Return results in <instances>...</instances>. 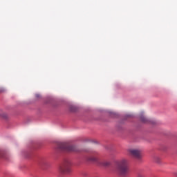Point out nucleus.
<instances>
[{
	"label": "nucleus",
	"instance_id": "7ed1b4c3",
	"mask_svg": "<svg viewBox=\"0 0 177 177\" xmlns=\"http://www.w3.org/2000/svg\"><path fill=\"white\" fill-rule=\"evenodd\" d=\"M60 174H67L71 172V160L66 159L59 169Z\"/></svg>",
	"mask_w": 177,
	"mask_h": 177
},
{
	"label": "nucleus",
	"instance_id": "20e7f679",
	"mask_svg": "<svg viewBox=\"0 0 177 177\" xmlns=\"http://www.w3.org/2000/svg\"><path fill=\"white\" fill-rule=\"evenodd\" d=\"M88 161H92L93 162H98L101 167H110V162L107 160H99L95 156H90L88 158Z\"/></svg>",
	"mask_w": 177,
	"mask_h": 177
},
{
	"label": "nucleus",
	"instance_id": "423d86ee",
	"mask_svg": "<svg viewBox=\"0 0 177 177\" xmlns=\"http://www.w3.org/2000/svg\"><path fill=\"white\" fill-rule=\"evenodd\" d=\"M140 118L142 121V122H145V123H147V122H150V121L149 120V119H147L146 118V116H145V115H143V113H141L140 115Z\"/></svg>",
	"mask_w": 177,
	"mask_h": 177
},
{
	"label": "nucleus",
	"instance_id": "0eeeda50",
	"mask_svg": "<svg viewBox=\"0 0 177 177\" xmlns=\"http://www.w3.org/2000/svg\"><path fill=\"white\" fill-rule=\"evenodd\" d=\"M0 117H1V118H8V114L6 113H0Z\"/></svg>",
	"mask_w": 177,
	"mask_h": 177
},
{
	"label": "nucleus",
	"instance_id": "f257e3e1",
	"mask_svg": "<svg viewBox=\"0 0 177 177\" xmlns=\"http://www.w3.org/2000/svg\"><path fill=\"white\" fill-rule=\"evenodd\" d=\"M115 168L118 172L125 176L129 172V167H128V160L127 159H122L115 163Z\"/></svg>",
	"mask_w": 177,
	"mask_h": 177
},
{
	"label": "nucleus",
	"instance_id": "f03ea898",
	"mask_svg": "<svg viewBox=\"0 0 177 177\" xmlns=\"http://www.w3.org/2000/svg\"><path fill=\"white\" fill-rule=\"evenodd\" d=\"M58 147L62 151H78V148L76 146L71 145L68 142H61Z\"/></svg>",
	"mask_w": 177,
	"mask_h": 177
},
{
	"label": "nucleus",
	"instance_id": "39448f33",
	"mask_svg": "<svg viewBox=\"0 0 177 177\" xmlns=\"http://www.w3.org/2000/svg\"><path fill=\"white\" fill-rule=\"evenodd\" d=\"M129 153L130 156L136 158V160H140L142 158V151L139 149H129Z\"/></svg>",
	"mask_w": 177,
	"mask_h": 177
},
{
	"label": "nucleus",
	"instance_id": "1a4fd4ad",
	"mask_svg": "<svg viewBox=\"0 0 177 177\" xmlns=\"http://www.w3.org/2000/svg\"><path fill=\"white\" fill-rule=\"evenodd\" d=\"M36 97L39 98L41 97V95L39 94H36Z\"/></svg>",
	"mask_w": 177,
	"mask_h": 177
},
{
	"label": "nucleus",
	"instance_id": "6e6552de",
	"mask_svg": "<svg viewBox=\"0 0 177 177\" xmlns=\"http://www.w3.org/2000/svg\"><path fill=\"white\" fill-rule=\"evenodd\" d=\"M138 177H145V176L144 174H139L138 175Z\"/></svg>",
	"mask_w": 177,
	"mask_h": 177
},
{
	"label": "nucleus",
	"instance_id": "9d476101",
	"mask_svg": "<svg viewBox=\"0 0 177 177\" xmlns=\"http://www.w3.org/2000/svg\"><path fill=\"white\" fill-rule=\"evenodd\" d=\"M2 157H3V156H2V155H0V158H2Z\"/></svg>",
	"mask_w": 177,
	"mask_h": 177
}]
</instances>
